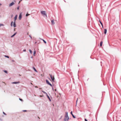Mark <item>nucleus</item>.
I'll use <instances>...</instances> for the list:
<instances>
[{"mask_svg": "<svg viewBox=\"0 0 121 121\" xmlns=\"http://www.w3.org/2000/svg\"><path fill=\"white\" fill-rule=\"evenodd\" d=\"M68 112H65V118H64V120L65 121H68L69 118L68 115Z\"/></svg>", "mask_w": 121, "mask_h": 121, "instance_id": "nucleus-1", "label": "nucleus"}, {"mask_svg": "<svg viewBox=\"0 0 121 121\" xmlns=\"http://www.w3.org/2000/svg\"><path fill=\"white\" fill-rule=\"evenodd\" d=\"M41 13L44 17H47V15L46 14V12L45 11H41Z\"/></svg>", "mask_w": 121, "mask_h": 121, "instance_id": "nucleus-2", "label": "nucleus"}, {"mask_svg": "<svg viewBox=\"0 0 121 121\" xmlns=\"http://www.w3.org/2000/svg\"><path fill=\"white\" fill-rule=\"evenodd\" d=\"M14 4V3L13 2H12V3L10 4L9 5V7H10L11 6H12V5H13Z\"/></svg>", "mask_w": 121, "mask_h": 121, "instance_id": "nucleus-3", "label": "nucleus"}, {"mask_svg": "<svg viewBox=\"0 0 121 121\" xmlns=\"http://www.w3.org/2000/svg\"><path fill=\"white\" fill-rule=\"evenodd\" d=\"M13 26L14 27H15L16 26V25L15 23V21H14L13 22Z\"/></svg>", "mask_w": 121, "mask_h": 121, "instance_id": "nucleus-4", "label": "nucleus"}, {"mask_svg": "<svg viewBox=\"0 0 121 121\" xmlns=\"http://www.w3.org/2000/svg\"><path fill=\"white\" fill-rule=\"evenodd\" d=\"M22 17V15L21 13H20V14L19 15V19L20 20H21V19Z\"/></svg>", "mask_w": 121, "mask_h": 121, "instance_id": "nucleus-5", "label": "nucleus"}, {"mask_svg": "<svg viewBox=\"0 0 121 121\" xmlns=\"http://www.w3.org/2000/svg\"><path fill=\"white\" fill-rule=\"evenodd\" d=\"M19 83V82H12V84H17Z\"/></svg>", "mask_w": 121, "mask_h": 121, "instance_id": "nucleus-6", "label": "nucleus"}, {"mask_svg": "<svg viewBox=\"0 0 121 121\" xmlns=\"http://www.w3.org/2000/svg\"><path fill=\"white\" fill-rule=\"evenodd\" d=\"M17 18V15H16L14 17V21H15Z\"/></svg>", "mask_w": 121, "mask_h": 121, "instance_id": "nucleus-7", "label": "nucleus"}, {"mask_svg": "<svg viewBox=\"0 0 121 121\" xmlns=\"http://www.w3.org/2000/svg\"><path fill=\"white\" fill-rule=\"evenodd\" d=\"M33 68L34 69V71L36 72H37L38 71H37L36 70L35 68L34 67H33Z\"/></svg>", "mask_w": 121, "mask_h": 121, "instance_id": "nucleus-8", "label": "nucleus"}, {"mask_svg": "<svg viewBox=\"0 0 121 121\" xmlns=\"http://www.w3.org/2000/svg\"><path fill=\"white\" fill-rule=\"evenodd\" d=\"M107 32V30L106 29H104V33L105 34H106Z\"/></svg>", "mask_w": 121, "mask_h": 121, "instance_id": "nucleus-9", "label": "nucleus"}, {"mask_svg": "<svg viewBox=\"0 0 121 121\" xmlns=\"http://www.w3.org/2000/svg\"><path fill=\"white\" fill-rule=\"evenodd\" d=\"M50 75L52 80L53 81V77H52V75L50 74Z\"/></svg>", "mask_w": 121, "mask_h": 121, "instance_id": "nucleus-10", "label": "nucleus"}, {"mask_svg": "<svg viewBox=\"0 0 121 121\" xmlns=\"http://www.w3.org/2000/svg\"><path fill=\"white\" fill-rule=\"evenodd\" d=\"M46 82L48 84L50 83L49 82V81L47 80H46Z\"/></svg>", "mask_w": 121, "mask_h": 121, "instance_id": "nucleus-11", "label": "nucleus"}, {"mask_svg": "<svg viewBox=\"0 0 121 121\" xmlns=\"http://www.w3.org/2000/svg\"><path fill=\"white\" fill-rule=\"evenodd\" d=\"M16 33H15L13 35L11 36V37H14L16 34Z\"/></svg>", "mask_w": 121, "mask_h": 121, "instance_id": "nucleus-12", "label": "nucleus"}, {"mask_svg": "<svg viewBox=\"0 0 121 121\" xmlns=\"http://www.w3.org/2000/svg\"><path fill=\"white\" fill-rule=\"evenodd\" d=\"M41 39V40H42L45 43H46V42L44 40V39Z\"/></svg>", "mask_w": 121, "mask_h": 121, "instance_id": "nucleus-13", "label": "nucleus"}, {"mask_svg": "<svg viewBox=\"0 0 121 121\" xmlns=\"http://www.w3.org/2000/svg\"><path fill=\"white\" fill-rule=\"evenodd\" d=\"M29 51L30 52V53L31 54H32V51L30 49H29Z\"/></svg>", "mask_w": 121, "mask_h": 121, "instance_id": "nucleus-14", "label": "nucleus"}, {"mask_svg": "<svg viewBox=\"0 0 121 121\" xmlns=\"http://www.w3.org/2000/svg\"><path fill=\"white\" fill-rule=\"evenodd\" d=\"M13 22L12 21L11 22L10 25H11V26H13Z\"/></svg>", "mask_w": 121, "mask_h": 121, "instance_id": "nucleus-15", "label": "nucleus"}, {"mask_svg": "<svg viewBox=\"0 0 121 121\" xmlns=\"http://www.w3.org/2000/svg\"><path fill=\"white\" fill-rule=\"evenodd\" d=\"M35 54H36V51H35L34 52V54H33L34 56H35Z\"/></svg>", "mask_w": 121, "mask_h": 121, "instance_id": "nucleus-16", "label": "nucleus"}, {"mask_svg": "<svg viewBox=\"0 0 121 121\" xmlns=\"http://www.w3.org/2000/svg\"><path fill=\"white\" fill-rule=\"evenodd\" d=\"M3 71L4 72H5V73H8V72L6 70H3Z\"/></svg>", "mask_w": 121, "mask_h": 121, "instance_id": "nucleus-17", "label": "nucleus"}, {"mask_svg": "<svg viewBox=\"0 0 121 121\" xmlns=\"http://www.w3.org/2000/svg\"><path fill=\"white\" fill-rule=\"evenodd\" d=\"M103 43L102 42H101L100 43V45L101 46H102Z\"/></svg>", "mask_w": 121, "mask_h": 121, "instance_id": "nucleus-18", "label": "nucleus"}, {"mask_svg": "<svg viewBox=\"0 0 121 121\" xmlns=\"http://www.w3.org/2000/svg\"><path fill=\"white\" fill-rule=\"evenodd\" d=\"M42 91V92L43 93H45V94H46V95H47V93L46 92H45V91Z\"/></svg>", "mask_w": 121, "mask_h": 121, "instance_id": "nucleus-19", "label": "nucleus"}, {"mask_svg": "<svg viewBox=\"0 0 121 121\" xmlns=\"http://www.w3.org/2000/svg\"><path fill=\"white\" fill-rule=\"evenodd\" d=\"M4 25L2 24H0V27L2 26H4Z\"/></svg>", "mask_w": 121, "mask_h": 121, "instance_id": "nucleus-20", "label": "nucleus"}, {"mask_svg": "<svg viewBox=\"0 0 121 121\" xmlns=\"http://www.w3.org/2000/svg\"><path fill=\"white\" fill-rule=\"evenodd\" d=\"M19 99L20 100V101H23V100L22 99L19 98Z\"/></svg>", "mask_w": 121, "mask_h": 121, "instance_id": "nucleus-21", "label": "nucleus"}, {"mask_svg": "<svg viewBox=\"0 0 121 121\" xmlns=\"http://www.w3.org/2000/svg\"><path fill=\"white\" fill-rule=\"evenodd\" d=\"M5 56L6 57H7V58H9V56H6V55H5Z\"/></svg>", "mask_w": 121, "mask_h": 121, "instance_id": "nucleus-22", "label": "nucleus"}, {"mask_svg": "<svg viewBox=\"0 0 121 121\" xmlns=\"http://www.w3.org/2000/svg\"><path fill=\"white\" fill-rule=\"evenodd\" d=\"M47 96L48 98V99H50V98L49 97V96L48 95V94H47Z\"/></svg>", "mask_w": 121, "mask_h": 121, "instance_id": "nucleus-23", "label": "nucleus"}, {"mask_svg": "<svg viewBox=\"0 0 121 121\" xmlns=\"http://www.w3.org/2000/svg\"><path fill=\"white\" fill-rule=\"evenodd\" d=\"M30 14H28V13H27L26 14V16L27 17Z\"/></svg>", "mask_w": 121, "mask_h": 121, "instance_id": "nucleus-24", "label": "nucleus"}, {"mask_svg": "<svg viewBox=\"0 0 121 121\" xmlns=\"http://www.w3.org/2000/svg\"><path fill=\"white\" fill-rule=\"evenodd\" d=\"M48 85H50L52 87V84H51L50 83H49Z\"/></svg>", "mask_w": 121, "mask_h": 121, "instance_id": "nucleus-25", "label": "nucleus"}, {"mask_svg": "<svg viewBox=\"0 0 121 121\" xmlns=\"http://www.w3.org/2000/svg\"><path fill=\"white\" fill-rule=\"evenodd\" d=\"M78 100V99L77 98V101H76V106L77 105V104Z\"/></svg>", "mask_w": 121, "mask_h": 121, "instance_id": "nucleus-26", "label": "nucleus"}, {"mask_svg": "<svg viewBox=\"0 0 121 121\" xmlns=\"http://www.w3.org/2000/svg\"><path fill=\"white\" fill-rule=\"evenodd\" d=\"M72 116L74 118H76V117L74 116L73 115H72Z\"/></svg>", "mask_w": 121, "mask_h": 121, "instance_id": "nucleus-27", "label": "nucleus"}, {"mask_svg": "<svg viewBox=\"0 0 121 121\" xmlns=\"http://www.w3.org/2000/svg\"><path fill=\"white\" fill-rule=\"evenodd\" d=\"M52 24H53V20H51V21Z\"/></svg>", "mask_w": 121, "mask_h": 121, "instance_id": "nucleus-28", "label": "nucleus"}, {"mask_svg": "<svg viewBox=\"0 0 121 121\" xmlns=\"http://www.w3.org/2000/svg\"><path fill=\"white\" fill-rule=\"evenodd\" d=\"M19 6H18V7H17V10H18L19 9Z\"/></svg>", "mask_w": 121, "mask_h": 121, "instance_id": "nucleus-29", "label": "nucleus"}, {"mask_svg": "<svg viewBox=\"0 0 121 121\" xmlns=\"http://www.w3.org/2000/svg\"><path fill=\"white\" fill-rule=\"evenodd\" d=\"M3 114H4V115H6V114L4 112H3Z\"/></svg>", "mask_w": 121, "mask_h": 121, "instance_id": "nucleus-30", "label": "nucleus"}, {"mask_svg": "<svg viewBox=\"0 0 121 121\" xmlns=\"http://www.w3.org/2000/svg\"><path fill=\"white\" fill-rule=\"evenodd\" d=\"M29 37L31 39H32V37L30 36V35H29Z\"/></svg>", "mask_w": 121, "mask_h": 121, "instance_id": "nucleus-31", "label": "nucleus"}, {"mask_svg": "<svg viewBox=\"0 0 121 121\" xmlns=\"http://www.w3.org/2000/svg\"><path fill=\"white\" fill-rule=\"evenodd\" d=\"M70 113L71 114V115H73V114L72 113V112L71 111V112H70Z\"/></svg>", "mask_w": 121, "mask_h": 121, "instance_id": "nucleus-32", "label": "nucleus"}, {"mask_svg": "<svg viewBox=\"0 0 121 121\" xmlns=\"http://www.w3.org/2000/svg\"><path fill=\"white\" fill-rule=\"evenodd\" d=\"M26 49H24L23 50V52H26Z\"/></svg>", "mask_w": 121, "mask_h": 121, "instance_id": "nucleus-33", "label": "nucleus"}, {"mask_svg": "<svg viewBox=\"0 0 121 121\" xmlns=\"http://www.w3.org/2000/svg\"><path fill=\"white\" fill-rule=\"evenodd\" d=\"M27 111L26 110H23V112H26V111Z\"/></svg>", "mask_w": 121, "mask_h": 121, "instance_id": "nucleus-34", "label": "nucleus"}, {"mask_svg": "<svg viewBox=\"0 0 121 121\" xmlns=\"http://www.w3.org/2000/svg\"><path fill=\"white\" fill-rule=\"evenodd\" d=\"M85 121H87V120L86 119H85Z\"/></svg>", "mask_w": 121, "mask_h": 121, "instance_id": "nucleus-35", "label": "nucleus"}, {"mask_svg": "<svg viewBox=\"0 0 121 121\" xmlns=\"http://www.w3.org/2000/svg\"><path fill=\"white\" fill-rule=\"evenodd\" d=\"M101 25H102V26L103 28V24H102V23H101Z\"/></svg>", "mask_w": 121, "mask_h": 121, "instance_id": "nucleus-36", "label": "nucleus"}, {"mask_svg": "<svg viewBox=\"0 0 121 121\" xmlns=\"http://www.w3.org/2000/svg\"><path fill=\"white\" fill-rule=\"evenodd\" d=\"M57 98H58L59 97V96H58H58H57Z\"/></svg>", "mask_w": 121, "mask_h": 121, "instance_id": "nucleus-37", "label": "nucleus"}, {"mask_svg": "<svg viewBox=\"0 0 121 121\" xmlns=\"http://www.w3.org/2000/svg\"><path fill=\"white\" fill-rule=\"evenodd\" d=\"M49 100L50 101H51V99L50 98V99H49Z\"/></svg>", "mask_w": 121, "mask_h": 121, "instance_id": "nucleus-38", "label": "nucleus"}, {"mask_svg": "<svg viewBox=\"0 0 121 121\" xmlns=\"http://www.w3.org/2000/svg\"><path fill=\"white\" fill-rule=\"evenodd\" d=\"M19 1V3H18V4H20V1Z\"/></svg>", "mask_w": 121, "mask_h": 121, "instance_id": "nucleus-39", "label": "nucleus"}, {"mask_svg": "<svg viewBox=\"0 0 121 121\" xmlns=\"http://www.w3.org/2000/svg\"><path fill=\"white\" fill-rule=\"evenodd\" d=\"M99 22L100 24H101V23H102L100 21H99Z\"/></svg>", "mask_w": 121, "mask_h": 121, "instance_id": "nucleus-40", "label": "nucleus"}, {"mask_svg": "<svg viewBox=\"0 0 121 121\" xmlns=\"http://www.w3.org/2000/svg\"><path fill=\"white\" fill-rule=\"evenodd\" d=\"M12 61H13V62H14V60H12Z\"/></svg>", "mask_w": 121, "mask_h": 121, "instance_id": "nucleus-41", "label": "nucleus"}, {"mask_svg": "<svg viewBox=\"0 0 121 121\" xmlns=\"http://www.w3.org/2000/svg\"><path fill=\"white\" fill-rule=\"evenodd\" d=\"M40 97H42L43 96L42 95H40Z\"/></svg>", "mask_w": 121, "mask_h": 121, "instance_id": "nucleus-42", "label": "nucleus"}, {"mask_svg": "<svg viewBox=\"0 0 121 121\" xmlns=\"http://www.w3.org/2000/svg\"><path fill=\"white\" fill-rule=\"evenodd\" d=\"M13 15H11V17H13Z\"/></svg>", "mask_w": 121, "mask_h": 121, "instance_id": "nucleus-43", "label": "nucleus"}, {"mask_svg": "<svg viewBox=\"0 0 121 121\" xmlns=\"http://www.w3.org/2000/svg\"><path fill=\"white\" fill-rule=\"evenodd\" d=\"M35 87H38L37 86H35Z\"/></svg>", "mask_w": 121, "mask_h": 121, "instance_id": "nucleus-44", "label": "nucleus"}, {"mask_svg": "<svg viewBox=\"0 0 121 121\" xmlns=\"http://www.w3.org/2000/svg\"><path fill=\"white\" fill-rule=\"evenodd\" d=\"M37 43V42H35V44H36V43Z\"/></svg>", "mask_w": 121, "mask_h": 121, "instance_id": "nucleus-45", "label": "nucleus"}, {"mask_svg": "<svg viewBox=\"0 0 121 121\" xmlns=\"http://www.w3.org/2000/svg\"><path fill=\"white\" fill-rule=\"evenodd\" d=\"M31 58H33V56H31Z\"/></svg>", "mask_w": 121, "mask_h": 121, "instance_id": "nucleus-46", "label": "nucleus"}, {"mask_svg": "<svg viewBox=\"0 0 121 121\" xmlns=\"http://www.w3.org/2000/svg\"><path fill=\"white\" fill-rule=\"evenodd\" d=\"M55 91H56V89H55Z\"/></svg>", "mask_w": 121, "mask_h": 121, "instance_id": "nucleus-47", "label": "nucleus"}, {"mask_svg": "<svg viewBox=\"0 0 121 121\" xmlns=\"http://www.w3.org/2000/svg\"><path fill=\"white\" fill-rule=\"evenodd\" d=\"M54 77H53V80H54Z\"/></svg>", "mask_w": 121, "mask_h": 121, "instance_id": "nucleus-48", "label": "nucleus"}, {"mask_svg": "<svg viewBox=\"0 0 121 121\" xmlns=\"http://www.w3.org/2000/svg\"><path fill=\"white\" fill-rule=\"evenodd\" d=\"M38 117L39 118V117Z\"/></svg>", "mask_w": 121, "mask_h": 121, "instance_id": "nucleus-49", "label": "nucleus"}, {"mask_svg": "<svg viewBox=\"0 0 121 121\" xmlns=\"http://www.w3.org/2000/svg\"><path fill=\"white\" fill-rule=\"evenodd\" d=\"M1 5V4H0V5Z\"/></svg>", "mask_w": 121, "mask_h": 121, "instance_id": "nucleus-50", "label": "nucleus"}, {"mask_svg": "<svg viewBox=\"0 0 121 121\" xmlns=\"http://www.w3.org/2000/svg\"><path fill=\"white\" fill-rule=\"evenodd\" d=\"M22 0H20V1H22Z\"/></svg>", "mask_w": 121, "mask_h": 121, "instance_id": "nucleus-51", "label": "nucleus"}, {"mask_svg": "<svg viewBox=\"0 0 121 121\" xmlns=\"http://www.w3.org/2000/svg\"><path fill=\"white\" fill-rule=\"evenodd\" d=\"M52 89H53V87H52Z\"/></svg>", "mask_w": 121, "mask_h": 121, "instance_id": "nucleus-52", "label": "nucleus"}, {"mask_svg": "<svg viewBox=\"0 0 121 121\" xmlns=\"http://www.w3.org/2000/svg\"><path fill=\"white\" fill-rule=\"evenodd\" d=\"M27 35H28V33H27Z\"/></svg>", "mask_w": 121, "mask_h": 121, "instance_id": "nucleus-53", "label": "nucleus"}, {"mask_svg": "<svg viewBox=\"0 0 121 121\" xmlns=\"http://www.w3.org/2000/svg\"><path fill=\"white\" fill-rule=\"evenodd\" d=\"M14 1V2H16L15 1Z\"/></svg>", "mask_w": 121, "mask_h": 121, "instance_id": "nucleus-54", "label": "nucleus"}, {"mask_svg": "<svg viewBox=\"0 0 121 121\" xmlns=\"http://www.w3.org/2000/svg\"><path fill=\"white\" fill-rule=\"evenodd\" d=\"M41 89V88H39V89Z\"/></svg>", "mask_w": 121, "mask_h": 121, "instance_id": "nucleus-55", "label": "nucleus"}, {"mask_svg": "<svg viewBox=\"0 0 121 121\" xmlns=\"http://www.w3.org/2000/svg\"><path fill=\"white\" fill-rule=\"evenodd\" d=\"M0 17H1V16H0Z\"/></svg>", "mask_w": 121, "mask_h": 121, "instance_id": "nucleus-56", "label": "nucleus"}]
</instances>
